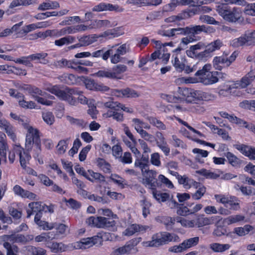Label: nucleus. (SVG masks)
<instances>
[{
	"mask_svg": "<svg viewBox=\"0 0 255 255\" xmlns=\"http://www.w3.org/2000/svg\"><path fill=\"white\" fill-rule=\"evenodd\" d=\"M47 90L71 105H75L77 103L76 98L73 95H79L78 100L82 104H87L88 102L87 98L82 95L83 92L77 88L65 87L62 89L59 85H56L47 88Z\"/></svg>",
	"mask_w": 255,
	"mask_h": 255,
	"instance_id": "nucleus-1",
	"label": "nucleus"
},
{
	"mask_svg": "<svg viewBox=\"0 0 255 255\" xmlns=\"http://www.w3.org/2000/svg\"><path fill=\"white\" fill-rule=\"evenodd\" d=\"M34 144L35 155L34 157H38L41 151V140L38 134V130L30 127L28 128L25 139V148L27 152L32 149V145Z\"/></svg>",
	"mask_w": 255,
	"mask_h": 255,
	"instance_id": "nucleus-2",
	"label": "nucleus"
},
{
	"mask_svg": "<svg viewBox=\"0 0 255 255\" xmlns=\"http://www.w3.org/2000/svg\"><path fill=\"white\" fill-rule=\"evenodd\" d=\"M211 67V65L206 64L202 69L198 70L195 74L196 77H199L200 81L204 85H210L217 82L218 76L222 75V73L220 72H210Z\"/></svg>",
	"mask_w": 255,
	"mask_h": 255,
	"instance_id": "nucleus-3",
	"label": "nucleus"
},
{
	"mask_svg": "<svg viewBox=\"0 0 255 255\" xmlns=\"http://www.w3.org/2000/svg\"><path fill=\"white\" fill-rule=\"evenodd\" d=\"M216 10L220 15L229 22H236L241 16L239 8L234 7L232 9L227 4H221L217 6Z\"/></svg>",
	"mask_w": 255,
	"mask_h": 255,
	"instance_id": "nucleus-4",
	"label": "nucleus"
},
{
	"mask_svg": "<svg viewBox=\"0 0 255 255\" xmlns=\"http://www.w3.org/2000/svg\"><path fill=\"white\" fill-rule=\"evenodd\" d=\"M210 26L206 27L204 25H191L185 27H178L172 28L174 36L177 35H191L194 36L200 34L202 32H208L209 31Z\"/></svg>",
	"mask_w": 255,
	"mask_h": 255,
	"instance_id": "nucleus-5",
	"label": "nucleus"
},
{
	"mask_svg": "<svg viewBox=\"0 0 255 255\" xmlns=\"http://www.w3.org/2000/svg\"><path fill=\"white\" fill-rule=\"evenodd\" d=\"M141 238H134L126 243V244L120 247L113 248L111 255H124L134 254L137 252L136 246L141 241Z\"/></svg>",
	"mask_w": 255,
	"mask_h": 255,
	"instance_id": "nucleus-6",
	"label": "nucleus"
},
{
	"mask_svg": "<svg viewBox=\"0 0 255 255\" xmlns=\"http://www.w3.org/2000/svg\"><path fill=\"white\" fill-rule=\"evenodd\" d=\"M173 240V235L168 232H162L154 235L152 240L145 243L146 246L158 247L166 244Z\"/></svg>",
	"mask_w": 255,
	"mask_h": 255,
	"instance_id": "nucleus-7",
	"label": "nucleus"
},
{
	"mask_svg": "<svg viewBox=\"0 0 255 255\" xmlns=\"http://www.w3.org/2000/svg\"><path fill=\"white\" fill-rule=\"evenodd\" d=\"M86 223L89 226L100 228L112 227L115 226L116 224L114 220L101 216L97 218L91 216L87 219Z\"/></svg>",
	"mask_w": 255,
	"mask_h": 255,
	"instance_id": "nucleus-8",
	"label": "nucleus"
},
{
	"mask_svg": "<svg viewBox=\"0 0 255 255\" xmlns=\"http://www.w3.org/2000/svg\"><path fill=\"white\" fill-rule=\"evenodd\" d=\"M238 54L234 51L229 57L225 56L214 57L213 65L216 70H222L223 68L228 67L236 59Z\"/></svg>",
	"mask_w": 255,
	"mask_h": 255,
	"instance_id": "nucleus-9",
	"label": "nucleus"
},
{
	"mask_svg": "<svg viewBox=\"0 0 255 255\" xmlns=\"http://www.w3.org/2000/svg\"><path fill=\"white\" fill-rule=\"evenodd\" d=\"M198 12L196 8H187L181 12L178 13L177 15H172L164 19L166 23L176 22L181 20L189 18Z\"/></svg>",
	"mask_w": 255,
	"mask_h": 255,
	"instance_id": "nucleus-10",
	"label": "nucleus"
},
{
	"mask_svg": "<svg viewBox=\"0 0 255 255\" xmlns=\"http://www.w3.org/2000/svg\"><path fill=\"white\" fill-rule=\"evenodd\" d=\"M144 177L143 183L146 187H148L150 189H155L160 185L157 182L156 178L157 172L155 170H148L145 172L144 175H142Z\"/></svg>",
	"mask_w": 255,
	"mask_h": 255,
	"instance_id": "nucleus-11",
	"label": "nucleus"
},
{
	"mask_svg": "<svg viewBox=\"0 0 255 255\" xmlns=\"http://www.w3.org/2000/svg\"><path fill=\"white\" fill-rule=\"evenodd\" d=\"M124 10V8L118 4H113L106 2H101L92 8V11L96 12L110 11L121 12Z\"/></svg>",
	"mask_w": 255,
	"mask_h": 255,
	"instance_id": "nucleus-12",
	"label": "nucleus"
},
{
	"mask_svg": "<svg viewBox=\"0 0 255 255\" xmlns=\"http://www.w3.org/2000/svg\"><path fill=\"white\" fill-rule=\"evenodd\" d=\"M205 47L206 44L204 43L203 42H199L196 44L191 46L189 49L186 51V53L189 57L201 60L204 58V55L200 56V54L202 53V51L198 53L197 50L205 48Z\"/></svg>",
	"mask_w": 255,
	"mask_h": 255,
	"instance_id": "nucleus-13",
	"label": "nucleus"
},
{
	"mask_svg": "<svg viewBox=\"0 0 255 255\" xmlns=\"http://www.w3.org/2000/svg\"><path fill=\"white\" fill-rule=\"evenodd\" d=\"M13 152L15 154H17L19 156V160L21 167L23 168H25L26 167V161H29L31 158V156L28 152L24 151V149L20 146V144L15 145L13 149Z\"/></svg>",
	"mask_w": 255,
	"mask_h": 255,
	"instance_id": "nucleus-14",
	"label": "nucleus"
},
{
	"mask_svg": "<svg viewBox=\"0 0 255 255\" xmlns=\"http://www.w3.org/2000/svg\"><path fill=\"white\" fill-rule=\"evenodd\" d=\"M255 79V71L251 70L235 84L236 88H245Z\"/></svg>",
	"mask_w": 255,
	"mask_h": 255,
	"instance_id": "nucleus-15",
	"label": "nucleus"
},
{
	"mask_svg": "<svg viewBox=\"0 0 255 255\" xmlns=\"http://www.w3.org/2000/svg\"><path fill=\"white\" fill-rule=\"evenodd\" d=\"M223 45L222 41L220 39H217L208 45H206L205 49L202 51V53L200 55H204V58L208 57L211 53L220 49Z\"/></svg>",
	"mask_w": 255,
	"mask_h": 255,
	"instance_id": "nucleus-16",
	"label": "nucleus"
},
{
	"mask_svg": "<svg viewBox=\"0 0 255 255\" xmlns=\"http://www.w3.org/2000/svg\"><path fill=\"white\" fill-rule=\"evenodd\" d=\"M113 94L117 97H123L128 98L138 97L139 94L134 90L126 88L121 90L115 89L113 92Z\"/></svg>",
	"mask_w": 255,
	"mask_h": 255,
	"instance_id": "nucleus-17",
	"label": "nucleus"
},
{
	"mask_svg": "<svg viewBox=\"0 0 255 255\" xmlns=\"http://www.w3.org/2000/svg\"><path fill=\"white\" fill-rule=\"evenodd\" d=\"M201 93L202 91L189 89H185L183 91V95L186 97V101L189 103H196V100H200Z\"/></svg>",
	"mask_w": 255,
	"mask_h": 255,
	"instance_id": "nucleus-18",
	"label": "nucleus"
},
{
	"mask_svg": "<svg viewBox=\"0 0 255 255\" xmlns=\"http://www.w3.org/2000/svg\"><path fill=\"white\" fill-rule=\"evenodd\" d=\"M149 229V227L148 226L132 224L129 227L127 228L124 233L125 236H130L137 232L143 233Z\"/></svg>",
	"mask_w": 255,
	"mask_h": 255,
	"instance_id": "nucleus-19",
	"label": "nucleus"
},
{
	"mask_svg": "<svg viewBox=\"0 0 255 255\" xmlns=\"http://www.w3.org/2000/svg\"><path fill=\"white\" fill-rule=\"evenodd\" d=\"M236 148L250 159H255V148L245 144H239L236 145Z\"/></svg>",
	"mask_w": 255,
	"mask_h": 255,
	"instance_id": "nucleus-20",
	"label": "nucleus"
},
{
	"mask_svg": "<svg viewBox=\"0 0 255 255\" xmlns=\"http://www.w3.org/2000/svg\"><path fill=\"white\" fill-rule=\"evenodd\" d=\"M115 46H113L111 49H107L104 47L101 49L92 52V57L100 58L101 57L103 60L106 61L108 59L111 54H113L114 48Z\"/></svg>",
	"mask_w": 255,
	"mask_h": 255,
	"instance_id": "nucleus-21",
	"label": "nucleus"
},
{
	"mask_svg": "<svg viewBox=\"0 0 255 255\" xmlns=\"http://www.w3.org/2000/svg\"><path fill=\"white\" fill-rule=\"evenodd\" d=\"M13 190L15 194L20 196L22 198H27L29 199H34L36 195L27 190H24L18 185H15L13 188Z\"/></svg>",
	"mask_w": 255,
	"mask_h": 255,
	"instance_id": "nucleus-22",
	"label": "nucleus"
},
{
	"mask_svg": "<svg viewBox=\"0 0 255 255\" xmlns=\"http://www.w3.org/2000/svg\"><path fill=\"white\" fill-rule=\"evenodd\" d=\"M0 127L4 128L8 136H9L13 141H15L16 136L14 132V128L8 121L5 120H0Z\"/></svg>",
	"mask_w": 255,
	"mask_h": 255,
	"instance_id": "nucleus-23",
	"label": "nucleus"
},
{
	"mask_svg": "<svg viewBox=\"0 0 255 255\" xmlns=\"http://www.w3.org/2000/svg\"><path fill=\"white\" fill-rule=\"evenodd\" d=\"M28 207L29 209H27L26 211L27 218H30L35 213L43 212V206L41 205V203L40 202H31L28 204Z\"/></svg>",
	"mask_w": 255,
	"mask_h": 255,
	"instance_id": "nucleus-24",
	"label": "nucleus"
},
{
	"mask_svg": "<svg viewBox=\"0 0 255 255\" xmlns=\"http://www.w3.org/2000/svg\"><path fill=\"white\" fill-rule=\"evenodd\" d=\"M216 219V217L207 218L204 217L203 216H201L196 220L195 225L197 226L198 227H202L204 226L213 224L215 222V219Z\"/></svg>",
	"mask_w": 255,
	"mask_h": 255,
	"instance_id": "nucleus-25",
	"label": "nucleus"
},
{
	"mask_svg": "<svg viewBox=\"0 0 255 255\" xmlns=\"http://www.w3.org/2000/svg\"><path fill=\"white\" fill-rule=\"evenodd\" d=\"M230 247L231 245L228 244H221L218 243H214L209 245L210 249L215 253H223L229 250Z\"/></svg>",
	"mask_w": 255,
	"mask_h": 255,
	"instance_id": "nucleus-26",
	"label": "nucleus"
},
{
	"mask_svg": "<svg viewBox=\"0 0 255 255\" xmlns=\"http://www.w3.org/2000/svg\"><path fill=\"white\" fill-rule=\"evenodd\" d=\"M153 197L159 203L164 202L170 199V195L168 193H162L157 191L156 188L152 189Z\"/></svg>",
	"mask_w": 255,
	"mask_h": 255,
	"instance_id": "nucleus-27",
	"label": "nucleus"
},
{
	"mask_svg": "<svg viewBox=\"0 0 255 255\" xmlns=\"http://www.w3.org/2000/svg\"><path fill=\"white\" fill-rule=\"evenodd\" d=\"M59 6V4L57 1L48 0L41 3L38 7V10L44 11L46 9H55Z\"/></svg>",
	"mask_w": 255,
	"mask_h": 255,
	"instance_id": "nucleus-28",
	"label": "nucleus"
},
{
	"mask_svg": "<svg viewBox=\"0 0 255 255\" xmlns=\"http://www.w3.org/2000/svg\"><path fill=\"white\" fill-rule=\"evenodd\" d=\"M79 41L81 42L83 46H88L97 40L98 36L96 35H89L78 37Z\"/></svg>",
	"mask_w": 255,
	"mask_h": 255,
	"instance_id": "nucleus-29",
	"label": "nucleus"
},
{
	"mask_svg": "<svg viewBox=\"0 0 255 255\" xmlns=\"http://www.w3.org/2000/svg\"><path fill=\"white\" fill-rule=\"evenodd\" d=\"M75 37L73 36H67L56 40L54 43L56 46H62L64 45H69L75 41Z\"/></svg>",
	"mask_w": 255,
	"mask_h": 255,
	"instance_id": "nucleus-30",
	"label": "nucleus"
},
{
	"mask_svg": "<svg viewBox=\"0 0 255 255\" xmlns=\"http://www.w3.org/2000/svg\"><path fill=\"white\" fill-rule=\"evenodd\" d=\"M5 139V134L2 132H0V156L3 157L5 160H6V147L7 146Z\"/></svg>",
	"mask_w": 255,
	"mask_h": 255,
	"instance_id": "nucleus-31",
	"label": "nucleus"
},
{
	"mask_svg": "<svg viewBox=\"0 0 255 255\" xmlns=\"http://www.w3.org/2000/svg\"><path fill=\"white\" fill-rule=\"evenodd\" d=\"M91 241V238H83L80 242L76 243L75 248L82 249L89 248L94 245L93 242Z\"/></svg>",
	"mask_w": 255,
	"mask_h": 255,
	"instance_id": "nucleus-32",
	"label": "nucleus"
},
{
	"mask_svg": "<svg viewBox=\"0 0 255 255\" xmlns=\"http://www.w3.org/2000/svg\"><path fill=\"white\" fill-rule=\"evenodd\" d=\"M47 55V53L41 52L31 54L28 56V57L31 60H40L39 62L40 63L46 64L48 63V60L45 59Z\"/></svg>",
	"mask_w": 255,
	"mask_h": 255,
	"instance_id": "nucleus-33",
	"label": "nucleus"
},
{
	"mask_svg": "<svg viewBox=\"0 0 255 255\" xmlns=\"http://www.w3.org/2000/svg\"><path fill=\"white\" fill-rule=\"evenodd\" d=\"M239 202V200L237 197H231L230 198H228V201H227L225 206L230 209L236 210L240 208Z\"/></svg>",
	"mask_w": 255,
	"mask_h": 255,
	"instance_id": "nucleus-34",
	"label": "nucleus"
},
{
	"mask_svg": "<svg viewBox=\"0 0 255 255\" xmlns=\"http://www.w3.org/2000/svg\"><path fill=\"white\" fill-rule=\"evenodd\" d=\"M46 246L49 248L53 253L62 252L65 250V246L62 243H47Z\"/></svg>",
	"mask_w": 255,
	"mask_h": 255,
	"instance_id": "nucleus-35",
	"label": "nucleus"
},
{
	"mask_svg": "<svg viewBox=\"0 0 255 255\" xmlns=\"http://www.w3.org/2000/svg\"><path fill=\"white\" fill-rule=\"evenodd\" d=\"M238 188L236 187L237 190H240L243 195L245 196H251L255 195V188L251 186H239L237 185Z\"/></svg>",
	"mask_w": 255,
	"mask_h": 255,
	"instance_id": "nucleus-36",
	"label": "nucleus"
},
{
	"mask_svg": "<svg viewBox=\"0 0 255 255\" xmlns=\"http://www.w3.org/2000/svg\"><path fill=\"white\" fill-rule=\"evenodd\" d=\"M225 156L228 159L229 163L233 166H238L242 163V160L230 152H227Z\"/></svg>",
	"mask_w": 255,
	"mask_h": 255,
	"instance_id": "nucleus-37",
	"label": "nucleus"
},
{
	"mask_svg": "<svg viewBox=\"0 0 255 255\" xmlns=\"http://www.w3.org/2000/svg\"><path fill=\"white\" fill-rule=\"evenodd\" d=\"M26 90L35 100H36V97H39V96H43L44 95V92H42L39 88L35 86L29 85L26 88Z\"/></svg>",
	"mask_w": 255,
	"mask_h": 255,
	"instance_id": "nucleus-38",
	"label": "nucleus"
},
{
	"mask_svg": "<svg viewBox=\"0 0 255 255\" xmlns=\"http://www.w3.org/2000/svg\"><path fill=\"white\" fill-rule=\"evenodd\" d=\"M3 246L5 249H6V255H17L18 252V247L14 245H11L8 242H5Z\"/></svg>",
	"mask_w": 255,
	"mask_h": 255,
	"instance_id": "nucleus-39",
	"label": "nucleus"
},
{
	"mask_svg": "<svg viewBox=\"0 0 255 255\" xmlns=\"http://www.w3.org/2000/svg\"><path fill=\"white\" fill-rule=\"evenodd\" d=\"M4 240L9 241L12 243L21 242L24 240V237L19 234H11L4 235L3 237Z\"/></svg>",
	"mask_w": 255,
	"mask_h": 255,
	"instance_id": "nucleus-40",
	"label": "nucleus"
},
{
	"mask_svg": "<svg viewBox=\"0 0 255 255\" xmlns=\"http://www.w3.org/2000/svg\"><path fill=\"white\" fill-rule=\"evenodd\" d=\"M244 36L246 38V45L250 46L255 44V30L246 31Z\"/></svg>",
	"mask_w": 255,
	"mask_h": 255,
	"instance_id": "nucleus-41",
	"label": "nucleus"
},
{
	"mask_svg": "<svg viewBox=\"0 0 255 255\" xmlns=\"http://www.w3.org/2000/svg\"><path fill=\"white\" fill-rule=\"evenodd\" d=\"M98 77L107 78L109 79H115V74L113 73L112 70L104 69L100 70L95 74Z\"/></svg>",
	"mask_w": 255,
	"mask_h": 255,
	"instance_id": "nucleus-42",
	"label": "nucleus"
},
{
	"mask_svg": "<svg viewBox=\"0 0 255 255\" xmlns=\"http://www.w3.org/2000/svg\"><path fill=\"white\" fill-rule=\"evenodd\" d=\"M196 173L205 176L209 179H217L219 177V175L214 172H211L205 169H202L196 171Z\"/></svg>",
	"mask_w": 255,
	"mask_h": 255,
	"instance_id": "nucleus-43",
	"label": "nucleus"
},
{
	"mask_svg": "<svg viewBox=\"0 0 255 255\" xmlns=\"http://www.w3.org/2000/svg\"><path fill=\"white\" fill-rule=\"evenodd\" d=\"M239 106L244 109L255 111V100H244L239 104Z\"/></svg>",
	"mask_w": 255,
	"mask_h": 255,
	"instance_id": "nucleus-44",
	"label": "nucleus"
},
{
	"mask_svg": "<svg viewBox=\"0 0 255 255\" xmlns=\"http://www.w3.org/2000/svg\"><path fill=\"white\" fill-rule=\"evenodd\" d=\"M180 184H183L185 188H189L191 184L193 183V180L189 178L186 176L179 175L177 178Z\"/></svg>",
	"mask_w": 255,
	"mask_h": 255,
	"instance_id": "nucleus-45",
	"label": "nucleus"
},
{
	"mask_svg": "<svg viewBox=\"0 0 255 255\" xmlns=\"http://www.w3.org/2000/svg\"><path fill=\"white\" fill-rule=\"evenodd\" d=\"M71 65L70 68L73 69L75 72L79 73H86L88 70L87 68L82 67L78 63V60H71Z\"/></svg>",
	"mask_w": 255,
	"mask_h": 255,
	"instance_id": "nucleus-46",
	"label": "nucleus"
},
{
	"mask_svg": "<svg viewBox=\"0 0 255 255\" xmlns=\"http://www.w3.org/2000/svg\"><path fill=\"white\" fill-rule=\"evenodd\" d=\"M199 241V238L196 237L184 240L182 243V245H183L186 250L188 248L197 245L198 244Z\"/></svg>",
	"mask_w": 255,
	"mask_h": 255,
	"instance_id": "nucleus-47",
	"label": "nucleus"
},
{
	"mask_svg": "<svg viewBox=\"0 0 255 255\" xmlns=\"http://www.w3.org/2000/svg\"><path fill=\"white\" fill-rule=\"evenodd\" d=\"M148 120L151 125L156 127L159 129L165 130L166 128V126L161 121L156 118L152 117H148Z\"/></svg>",
	"mask_w": 255,
	"mask_h": 255,
	"instance_id": "nucleus-48",
	"label": "nucleus"
},
{
	"mask_svg": "<svg viewBox=\"0 0 255 255\" xmlns=\"http://www.w3.org/2000/svg\"><path fill=\"white\" fill-rule=\"evenodd\" d=\"M134 166L135 167H139L141 169L142 175H144L145 172L149 170V163L141 161V160H139V158L135 160Z\"/></svg>",
	"mask_w": 255,
	"mask_h": 255,
	"instance_id": "nucleus-49",
	"label": "nucleus"
},
{
	"mask_svg": "<svg viewBox=\"0 0 255 255\" xmlns=\"http://www.w3.org/2000/svg\"><path fill=\"white\" fill-rule=\"evenodd\" d=\"M69 138L61 140L59 141L57 146V151L59 154H63L65 152L69 143Z\"/></svg>",
	"mask_w": 255,
	"mask_h": 255,
	"instance_id": "nucleus-50",
	"label": "nucleus"
},
{
	"mask_svg": "<svg viewBox=\"0 0 255 255\" xmlns=\"http://www.w3.org/2000/svg\"><path fill=\"white\" fill-rule=\"evenodd\" d=\"M245 218V216L242 215H232L230 216L226 219V222L230 225L242 221Z\"/></svg>",
	"mask_w": 255,
	"mask_h": 255,
	"instance_id": "nucleus-51",
	"label": "nucleus"
},
{
	"mask_svg": "<svg viewBox=\"0 0 255 255\" xmlns=\"http://www.w3.org/2000/svg\"><path fill=\"white\" fill-rule=\"evenodd\" d=\"M127 70V67L123 64H119L114 66L112 68L113 73L115 74V79L119 78L118 75L125 72Z\"/></svg>",
	"mask_w": 255,
	"mask_h": 255,
	"instance_id": "nucleus-52",
	"label": "nucleus"
},
{
	"mask_svg": "<svg viewBox=\"0 0 255 255\" xmlns=\"http://www.w3.org/2000/svg\"><path fill=\"white\" fill-rule=\"evenodd\" d=\"M172 63L177 71L181 72L184 70L185 64L179 61L176 55L175 56L174 60H172Z\"/></svg>",
	"mask_w": 255,
	"mask_h": 255,
	"instance_id": "nucleus-53",
	"label": "nucleus"
},
{
	"mask_svg": "<svg viewBox=\"0 0 255 255\" xmlns=\"http://www.w3.org/2000/svg\"><path fill=\"white\" fill-rule=\"evenodd\" d=\"M99 28L103 27H112L117 25V22L116 21L111 22L109 20H99L97 19Z\"/></svg>",
	"mask_w": 255,
	"mask_h": 255,
	"instance_id": "nucleus-54",
	"label": "nucleus"
},
{
	"mask_svg": "<svg viewBox=\"0 0 255 255\" xmlns=\"http://www.w3.org/2000/svg\"><path fill=\"white\" fill-rule=\"evenodd\" d=\"M231 44L235 47L246 45V38H245L244 34L238 38L233 40Z\"/></svg>",
	"mask_w": 255,
	"mask_h": 255,
	"instance_id": "nucleus-55",
	"label": "nucleus"
},
{
	"mask_svg": "<svg viewBox=\"0 0 255 255\" xmlns=\"http://www.w3.org/2000/svg\"><path fill=\"white\" fill-rule=\"evenodd\" d=\"M161 17V13L160 11H154L148 13L146 17V20L151 22L153 20L159 19Z\"/></svg>",
	"mask_w": 255,
	"mask_h": 255,
	"instance_id": "nucleus-56",
	"label": "nucleus"
},
{
	"mask_svg": "<svg viewBox=\"0 0 255 255\" xmlns=\"http://www.w3.org/2000/svg\"><path fill=\"white\" fill-rule=\"evenodd\" d=\"M82 145V143L79 138H76L73 143V147L69 151V154L71 156L77 153L79 148Z\"/></svg>",
	"mask_w": 255,
	"mask_h": 255,
	"instance_id": "nucleus-57",
	"label": "nucleus"
},
{
	"mask_svg": "<svg viewBox=\"0 0 255 255\" xmlns=\"http://www.w3.org/2000/svg\"><path fill=\"white\" fill-rule=\"evenodd\" d=\"M42 118L44 121L48 125H51L54 121V117L52 113L47 112L42 114Z\"/></svg>",
	"mask_w": 255,
	"mask_h": 255,
	"instance_id": "nucleus-58",
	"label": "nucleus"
},
{
	"mask_svg": "<svg viewBox=\"0 0 255 255\" xmlns=\"http://www.w3.org/2000/svg\"><path fill=\"white\" fill-rule=\"evenodd\" d=\"M88 172L89 173V175L95 180L98 181L100 183L105 181V176L101 173L95 172L92 170H88Z\"/></svg>",
	"mask_w": 255,
	"mask_h": 255,
	"instance_id": "nucleus-59",
	"label": "nucleus"
},
{
	"mask_svg": "<svg viewBox=\"0 0 255 255\" xmlns=\"http://www.w3.org/2000/svg\"><path fill=\"white\" fill-rule=\"evenodd\" d=\"M104 105L106 108H110L115 111H119L120 110V108H121L122 104L118 102L109 101L105 103Z\"/></svg>",
	"mask_w": 255,
	"mask_h": 255,
	"instance_id": "nucleus-60",
	"label": "nucleus"
},
{
	"mask_svg": "<svg viewBox=\"0 0 255 255\" xmlns=\"http://www.w3.org/2000/svg\"><path fill=\"white\" fill-rule=\"evenodd\" d=\"M162 222L165 225L167 230H170L175 224V219L170 217H165L163 218Z\"/></svg>",
	"mask_w": 255,
	"mask_h": 255,
	"instance_id": "nucleus-61",
	"label": "nucleus"
},
{
	"mask_svg": "<svg viewBox=\"0 0 255 255\" xmlns=\"http://www.w3.org/2000/svg\"><path fill=\"white\" fill-rule=\"evenodd\" d=\"M44 230H51L55 227L56 223L49 224L47 222L40 220L36 224Z\"/></svg>",
	"mask_w": 255,
	"mask_h": 255,
	"instance_id": "nucleus-62",
	"label": "nucleus"
},
{
	"mask_svg": "<svg viewBox=\"0 0 255 255\" xmlns=\"http://www.w3.org/2000/svg\"><path fill=\"white\" fill-rule=\"evenodd\" d=\"M75 169L77 173L83 176L89 181L92 182H94V180L89 177V176L88 175L87 173L86 172L84 168L80 167V166L79 164L76 165L75 166Z\"/></svg>",
	"mask_w": 255,
	"mask_h": 255,
	"instance_id": "nucleus-63",
	"label": "nucleus"
},
{
	"mask_svg": "<svg viewBox=\"0 0 255 255\" xmlns=\"http://www.w3.org/2000/svg\"><path fill=\"white\" fill-rule=\"evenodd\" d=\"M55 65L57 67L59 68H70V67H71V60H68L66 59H62L59 61H57L55 63Z\"/></svg>",
	"mask_w": 255,
	"mask_h": 255,
	"instance_id": "nucleus-64",
	"label": "nucleus"
}]
</instances>
